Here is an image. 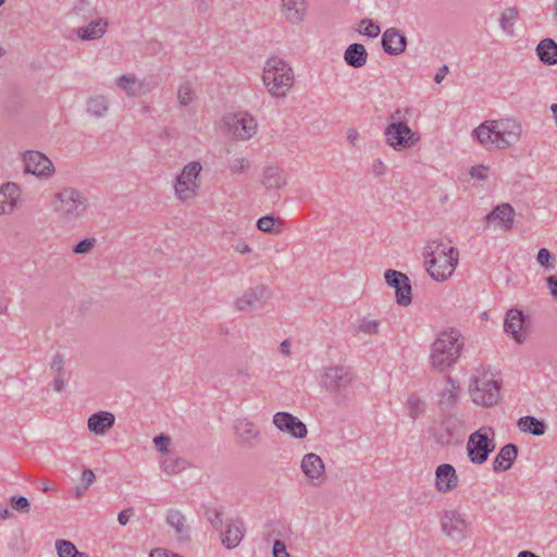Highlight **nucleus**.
<instances>
[{"label":"nucleus","mask_w":557,"mask_h":557,"mask_svg":"<svg viewBox=\"0 0 557 557\" xmlns=\"http://www.w3.org/2000/svg\"><path fill=\"white\" fill-rule=\"evenodd\" d=\"M109 23L106 18L99 17L88 25L77 29V36L82 40H95L101 38L108 30Z\"/></svg>","instance_id":"c756f323"},{"label":"nucleus","mask_w":557,"mask_h":557,"mask_svg":"<svg viewBox=\"0 0 557 557\" xmlns=\"http://www.w3.org/2000/svg\"><path fill=\"white\" fill-rule=\"evenodd\" d=\"M407 114H410V109L407 108L405 110L403 109H396L394 112H392L387 120H388V123H407L406 121V115Z\"/></svg>","instance_id":"5fc2aeb1"},{"label":"nucleus","mask_w":557,"mask_h":557,"mask_svg":"<svg viewBox=\"0 0 557 557\" xmlns=\"http://www.w3.org/2000/svg\"><path fill=\"white\" fill-rule=\"evenodd\" d=\"M90 3L87 0H78L73 8L76 15L85 16L84 13L88 11Z\"/></svg>","instance_id":"680f3d73"},{"label":"nucleus","mask_w":557,"mask_h":557,"mask_svg":"<svg viewBox=\"0 0 557 557\" xmlns=\"http://www.w3.org/2000/svg\"><path fill=\"white\" fill-rule=\"evenodd\" d=\"M539 59L547 65L557 64V42L552 38L541 40L536 47Z\"/></svg>","instance_id":"473e14b6"},{"label":"nucleus","mask_w":557,"mask_h":557,"mask_svg":"<svg viewBox=\"0 0 557 557\" xmlns=\"http://www.w3.org/2000/svg\"><path fill=\"white\" fill-rule=\"evenodd\" d=\"M459 485L456 469L450 463H441L435 469V488L438 493L447 494Z\"/></svg>","instance_id":"4be33fe9"},{"label":"nucleus","mask_w":557,"mask_h":557,"mask_svg":"<svg viewBox=\"0 0 557 557\" xmlns=\"http://www.w3.org/2000/svg\"><path fill=\"white\" fill-rule=\"evenodd\" d=\"M166 522L175 530L180 540L188 539V527L185 516L177 509H170L166 513Z\"/></svg>","instance_id":"c9c22d12"},{"label":"nucleus","mask_w":557,"mask_h":557,"mask_svg":"<svg viewBox=\"0 0 557 557\" xmlns=\"http://www.w3.org/2000/svg\"><path fill=\"white\" fill-rule=\"evenodd\" d=\"M359 139V132L356 128L347 129V140L351 146H357Z\"/></svg>","instance_id":"338daca9"},{"label":"nucleus","mask_w":557,"mask_h":557,"mask_svg":"<svg viewBox=\"0 0 557 557\" xmlns=\"http://www.w3.org/2000/svg\"><path fill=\"white\" fill-rule=\"evenodd\" d=\"M134 515V508L129 507L124 510H122L117 515V521L121 525H126L131 519V517Z\"/></svg>","instance_id":"052dcab7"},{"label":"nucleus","mask_w":557,"mask_h":557,"mask_svg":"<svg viewBox=\"0 0 557 557\" xmlns=\"http://www.w3.org/2000/svg\"><path fill=\"white\" fill-rule=\"evenodd\" d=\"M221 532V543L226 549L236 548L244 539L246 528L240 518H231L225 522V531Z\"/></svg>","instance_id":"412c9836"},{"label":"nucleus","mask_w":557,"mask_h":557,"mask_svg":"<svg viewBox=\"0 0 557 557\" xmlns=\"http://www.w3.org/2000/svg\"><path fill=\"white\" fill-rule=\"evenodd\" d=\"M518 428L521 432L530 433L535 436H541L546 432V424L544 421L539 420L532 416H525L518 420Z\"/></svg>","instance_id":"e433bc0d"},{"label":"nucleus","mask_w":557,"mask_h":557,"mask_svg":"<svg viewBox=\"0 0 557 557\" xmlns=\"http://www.w3.org/2000/svg\"><path fill=\"white\" fill-rule=\"evenodd\" d=\"M87 112L97 117H103L109 111V99L104 95L90 96L86 101Z\"/></svg>","instance_id":"f704fd0d"},{"label":"nucleus","mask_w":557,"mask_h":557,"mask_svg":"<svg viewBox=\"0 0 557 557\" xmlns=\"http://www.w3.org/2000/svg\"><path fill=\"white\" fill-rule=\"evenodd\" d=\"M463 337L457 330L443 331L432 344L430 361L433 369L443 372L453 367L463 348Z\"/></svg>","instance_id":"20e7f679"},{"label":"nucleus","mask_w":557,"mask_h":557,"mask_svg":"<svg viewBox=\"0 0 557 557\" xmlns=\"http://www.w3.org/2000/svg\"><path fill=\"white\" fill-rule=\"evenodd\" d=\"M153 443L158 451L162 454L169 453V447L172 443V438L169 435L160 434L153 438Z\"/></svg>","instance_id":"864d4df0"},{"label":"nucleus","mask_w":557,"mask_h":557,"mask_svg":"<svg viewBox=\"0 0 557 557\" xmlns=\"http://www.w3.org/2000/svg\"><path fill=\"white\" fill-rule=\"evenodd\" d=\"M360 25H366L364 29L360 30V33L370 38H376L381 33L380 26L371 20H362Z\"/></svg>","instance_id":"3c124183"},{"label":"nucleus","mask_w":557,"mask_h":557,"mask_svg":"<svg viewBox=\"0 0 557 557\" xmlns=\"http://www.w3.org/2000/svg\"><path fill=\"white\" fill-rule=\"evenodd\" d=\"M382 47L389 55L401 54L407 47L406 36L397 28H387L382 35Z\"/></svg>","instance_id":"b1692460"},{"label":"nucleus","mask_w":557,"mask_h":557,"mask_svg":"<svg viewBox=\"0 0 557 557\" xmlns=\"http://www.w3.org/2000/svg\"><path fill=\"white\" fill-rule=\"evenodd\" d=\"M20 198V188L15 183H7L0 187V214L13 212Z\"/></svg>","instance_id":"a878e982"},{"label":"nucleus","mask_w":557,"mask_h":557,"mask_svg":"<svg viewBox=\"0 0 557 557\" xmlns=\"http://www.w3.org/2000/svg\"><path fill=\"white\" fill-rule=\"evenodd\" d=\"M271 297L270 289L263 285H256L246 289L234 302L240 312H250L265 306Z\"/></svg>","instance_id":"4468645a"},{"label":"nucleus","mask_w":557,"mask_h":557,"mask_svg":"<svg viewBox=\"0 0 557 557\" xmlns=\"http://www.w3.org/2000/svg\"><path fill=\"white\" fill-rule=\"evenodd\" d=\"M55 549L59 557H89L86 553L79 552L76 546L67 540H57Z\"/></svg>","instance_id":"a19ab883"},{"label":"nucleus","mask_w":557,"mask_h":557,"mask_svg":"<svg viewBox=\"0 0 557 557\" xmlns=\"http://www.w3.org/2000/svg\"><path fill=\"white\" fill-rule=\"evenodd\" d=\"M488 168L485 165L472 166L470 170V176L475 180L484 181L487 177Z\"/></svg>","instance_id":"13d9d810"},{"label":"nucleus","mask_w":557,"mask_h":557,"mask_svg":"<svg viewBox=\"0 0 557 557\" xmlns=\"http://www.w3.org/2000/svg\"><path fill=\"white\" fill-rule=\"evenodd\" d=\"M495 432L491 426H483L473 432L467 443V454L472 463L481 465L495 449Z\"/></svg>","instance_id":"6e6552de"},{"label":"nucleus","mask_w":557,"mask_h":557,"mask_svg":"<svg viewBox=\"0 0 557 557\" xmlns=\"http://www.w3.org/2000/svg\"><path fill=\"white\" fill-rule=\"evenodd\" d=\"M386 172V165L381 159H375L371 164V173L375 177L384 175Z\"/></svg>","instance_id":"bf43d9fd"},{"label":"nucleus","mask_w":557,"mask_h":557,"mask_svg":"<svg viewBox=\"0 0 557 557\" xmlns=\"http://www.w3.org/2000/svg\"><path fill=\"white\" fill-rule=\"evenodd\" d=\"M160 467L166 474H178L188 469L190 463L185 458L177 457L162 460Z\"/></svg>","instance_id":"ea45409f"},{"label":"nucleus","mask_w":557,"mask_h":557,"mask_svg":"<svg viewBox=\"0 0 557 557\" xmlns=\"http://www.w3.org/2000/svg\"><path fill=\"white\" fill-rule=\"evenodd\" d=\"M424 259V267L430 276L436 282H445L458 265L459 251L443 242H433L425 246Z\"/></svg>","instance_id":"7ed1b4c3"},{"label":"nucleus","mask_w":557,"mask_h":557,"mask_svg":"<svg viewBox=\"0 0 557 557\" xmlns=\"http://www.w3.org/2000/svg\"><path fill=\"white\" fill-rule=\"evenodd\" d=\"M97 239L95 237H88L77 243L73 248L72 252L75 255H87L92 251L96 247Z\"/></svg>","instance_id":"a18cd8bd"},{"label":"nucleus","mask_w":557,"mask_h":557,"mask_svg":"<svg viewBox=\"0 0 557 557\" xmlns=\"http://www.w3.org/2000/svg\"><path fill=\"white\" fill-rule=\"evenodd\" d=\"M282 9L289 23L299 24L305 20L308 7L306 0H282Z\"/></svg>","instance_id":"c85d7f7f"},{"label":"nucleus","mask_w":557,"mask_h":557,"mask_svg":"<svg viewBox=\"0 0 557 557\" xmlns=\"http://www.w3.org/2000/svg\"><path fill=\"white\" fill-rule=\"evenodd\" d=\"M236 442L245 448H253L260 444L261 431L250 419L244 417L234 421Z\"/></svg>","instance_id":"dca6fc26"},{"label":"nucleus","mask_w":557,"mask_h":557,"mask_svg":"<svg viewBox=\"0 0 557 557\" xmlns=\"http://www.w3.org/2000/svg\"><path fill=\"white\" fill-rule=\"evenodd\" d=\"M440 521L442 532L456 543L462 542L467 536V531L471 528V522L457 509L445 510Z\"/></svg>","instance_id":"f8f14e48"},{"label":"nucleus","mask_w":557,"mask_h":557,"mask_svg":"<svg viewBox=\"0 0 557 557\" xmlns=\"http://www.w3.org/2000/svg\"><path fill=\"white\" fill-rule=\"evenodd\" d=\"M233 248L236 252L240 253V255H248L251 252V248L249 247V245L244 242V240H238L237 243H235L233 245Z\"/></svg>","instance_id":"0e129e2a"},{"label":"nucleus","mask_w":557,"mask_h":557,"mask_svg":"<svg viewBox=\"0 0 557 557\" xmlns=\"http://www.w3.org/2000/svg\"><path fill=\"white\" fill-rule=\"evenodd\" d=\"M344 60L347 65L354 69H360L367 63L368 52L363 45L355 42L346 48Z\"/></svg>","instance_id":"2f4dec72"},{"label":"nucleus","mask_w":557,"mask_h":557,"mask_svg":"<svg viewBox=\"0 0 557 557\" xmlns=\"http://www.w3.org/2000/svg\"><path fill=\"white\" fill-rule=\"evenodd\" d=\"M519 18V11L515 7L506 8L499 17V26L508 36H513V25Z\"/></svg>","instance_id":"4c0bfd02"},{"label":"nucleus","mask_w":557,"mask_h":557,"mask_svg":"<svg viewBox=\"0 0 557 557\" xmlns=\"http://www.w3.org/2000/svg\"><path fill=\"white\" fill-rule=\"evenodd\" d=\"M536 261L546 270L554 269L556 264V258L546 248H541L537 251Z\"/></svg>","instance_id":"c03bdc74"},{"label":"nucleus","mask_w":557,"mask_h":557,"mask_svg":"<svg viewBox=\"0 0 557 557\" xmlns=\"http://www.w3.org/2000/svg\"><path fill=\"white\" fill-rule=\"evenodd\" d=\"M442 426L447 432L448 438L443 440L440 438L438 442L441 444H447L450 441V437L458 434L459 431L463 428V421L455 413V411L450 412H442Z\"/></svg>","instance_id":"72a5a7b5"},{"label":"nucleus","mask_w":557,"mask_h":557,"mask_svg":"<svg viewBox=\"0 0 557 557\" xmlns=\"http://www.w3.org/2000/svg\"><path fill=\"white\" fill-rule=\"evenodd\" d=\"M522 134V124L513 117L487 120L472 131V136L480 145L499 150L517 145Z\"/></svg>","instance_id":"f257e3e1"},{"label":"nucleus","mask_w":557,"mask_h":557,"mask_svg":"<svg viewBox=\"0 0 557 557\" xmlns=\"http://www.w3.org/2000/svg\"><path fill=\"white\" fill-rule=\"evenodd\" d=\"M25 163V173L33 174L38 177H49L54 171V166L50 159L39 151H26L23 154Z\"/></svg>","instance_id":"f3484780"},{"label":"nucleus","mask_w":557,"mask_h":557,"mask_svg":"<svg viewBox=\"0 0 557 557\" xmlns=\"http://www.w3.org/2000/svg\"><path fill=\"white\" fill-rule=\"evenodd\" d=\"M96 475L92 470L86 469L83 471L81 476V485L84 486V490H88L89 486L95 482Z\"/></svg>","instance_id":"4d7b16f0"},{"label":"nucleus","mask_w":557,"mask_h":557,"mask_svg":"<svg viewBox=\"0 0 557 557\" xmlns=\"http://www.w3.org/2000/svg\"><path fill=\"white\" fill-rule=\"evenodd\" d=\"M515 214V209L511 205H498L486 215V224H494L506 232L511 231L513 227Z\"/></svg>","instance_id":"5701e85b"},{"label":"nucleus","mask_w":557,"mask_h":557,"mask_svg":"<svg viewBox=\"0 0 557 557\" xmlns=\"http://www.w3.org/2000/svg\"><path fill=\"white\" fill-rule=\"evenodd\" d=\"M384 138L389 147L401 151L416 146L421 137L407 123H388L384 129Z\"/></svg>","instance_id":"9b49d317"},{"label":"nucleus","mask_w":557,"mask_h":557,"mask_svg":"<svg viewBox=\"0 0 557 557\" xmlns=\"http://www.w3.org/2000/svg\"><path fill=\"white\" fill-rule=\"evenodd\" d=\"M472 401L482 407H492L500 399V385L497 381L487 377H475L469 385Z\"/></svg>","instance_id":"1a4fd4ad"},{"label":"nucleus","mask_w":557,"mask_h":557,"mask_svg":"<svg viewBox=\"0 0 557 557\" xmlns=\"http://www.w3.org/2000/svg\"><path fill=\"white\" fill-rule=\"evenodd\" d=\"M65 357L63 354L57 352L50 362V369L55 375L65 374L64 371Z\"/></svg>","instance_id":"8fccbe9b"},{"label":"nucleus","mask_w":557,"mask_h":557,"mask_svg":"<svg viewBox=\"0 0 557 557\" xmlns=\"http://www.w3.org/2000/svg\"><path fill=\"white\" fill-rule=\"evenodd\" d=\"M272 555L273 557H292L287 552L285 543L281 540H276L273 543Z\"/></svg>","instance_id":"6e6d98bb"},{"label":"nucleus","mask_w":557,"mask_h":557,"mask_svg":"<svg viewBox=\"0 0 557 557\" xmlns=\"http://www.w3.org/2000/svg\"><path fill=\"white\" fill-rule=\"evenodd\" d=\"M10 505L12 509L17 512L28 513L30 510V503L25 496H12L10 498Z\"/></svg>","instance_id":"de8ad7c7"},{"label":"nucleus","mask_w":557,"mask_h":557,"mask_svg":"<svg viewBox=\"0 0 557 557\" xmlns=\"http://www.w3.org/2000/svg\"><path fill=\"white\" fill-rule=\"evenodd\" d=\"M195 89L190 82H184L178 86L177 100L182 107H187L195 99Z\"/></svg>","instance_id":"37998d69"},{"label":"nucleus","mask_w":557,"mask_h":557,"mask_svg":"<svg viewBox=\"0 0 557 557\" xmlns=\"http://www.w3.org/2000/svg\"><path fill=\"white\" fill-rule=\"evenodd\" d=\"M275 223L276 219L273 215H264L257 221V227L261 232L271 233L274 231Z\"/></svg>","instance_id":"603ef678"},{"label":"nucleus","mask_w":557,"mask_h":557,"mask_svg":"<svg viewBox=\"0 0 557 557\" xmlns=\"http://www.w3.org/2000/svg\"><path fill=\"white\" fill-rule=\"evenodd\" d=\"M202 165L198 161H191L183 166L173 183L175 198L183 202L194 201L201 188Z\"/></svg>","instance_id":"0eeeda50"},{"label":"nucleus","mask_w":557,"mask_h":557,"mask_svg":"<svg viewBox=\"0 0 557 557\" xmlns=\"http://www.w3.org/2000/svg\"><path fill=\"white\" fill-rule=\"evenodd\" d=\"M356 380L354 370L344 364H329L319 376V385L332 396L337 406L346 405L352 398V386Z\"/></svg>","instance_id":"f03ea898"},{"label":"nucleus","mask_w":557,"mask_h":557,"mask_svg":"<svg viewBox=\"0 0 557 557\" xmlns=\"http://www.w3.org/2000/svg\"><path fill=\"white\" fill-rule=\"evenodd\" d=\"M448 73V66L447 65H443L438 71L437 73L435 74L434 76V82L436 84H441L443 82V79L445 78L446 74Z\"/></svg>","instance_id":"774afa93"},{"label":"nucleus","mask_w":557,"mask_h":557,"mask_svg":"<svg viewBox=\"0 0 557 557\" xmlns=\"http://www.w3.org/2000/svg\"><path fill=\"white\" fill-rule=\"evenodd\" d=\"M524 320V314L519 309H510L506 313L504 323L505 332L510 334L517 343H523L525 339L522 333Z\"/></svg>","instance_id":"393cba45"},{"label":"nucleus","mask_w":557,"mask_h":557,"mask_svg":"<svg viewBox=\"0 0 557 557\" xmlns=\"http://www.w3.org/2000/svg\"><path fill=\"white\" fill-rule=\"evenodd\" d=\"M384 277L386 284L395 289L397 305L408 307L412 301L409 277L405 273L392 269L385 271Z\"/></svg>","instance_id":"2eb2a0df"},{"label":"nucleus","mask_w":557,"mask_h":557,"mask_svg":"<svg viewBox=\"0 0 557 557\" xmlns=\"http://www.w3.org/2000/svg\"><path fill=\"white\" fill-rule=\"evenodd\" d=\"M206 516L212 525V528L216 531H221L223 527V512L216 508L208 509Z\"/></svg>","instance_id":"09e8293b"},{"label":"nucleus","mask_w":557,"mask_h":557,"mask_svg":"<svg viewBox=\"0 0 557 557\" xmlns=\"http://www.w3.org/2000/svg\"><path fill=\"white\" fill-rule=\"evenodd\" d=\"M53 388L55 392L61 393L65 388V374L55 375L53 380Z\"/></svg>","instance_id":"69168bd1"},{"label":"nucleus","mask_w":557,"mask_h":557,"mask_svg":"<svg viewBox=\"0 0 557 557\" xmlns=\"http://www.w3.org/2000/svg\"><path fill=\"white\" fill-rule=\"evenodd\" d=\"M300 468L305 476L314 485H320L325 480V465L314 453H308L302 457Z\"/></svg>","instance_id":"aec40b11"},{"label":"nucleus","mask_w":557,"mask_h":557,"mask_svg":"<svg viewBox=\"0 0 557 557\" xmlns=\"http://www.w3.org/2000/svg\"><path fill=\"white\" fill-rule=\"evenodd\" d=\"M518 455V447L515 444L503 446L493 460V470L495 472H504L508 470Z\"/></svg>","instance_id":"7c9ffc66"},{"label":"nucleus","mask_w":557,"mask_h":557,"mask_svg":"<svg viewBox=\"0 0 557 557\" xmlns=\"http://www.w3.org/2000/svg\"><path fill=\"white\" fill-rule=\"evenodd\" d=\"M251 166V163L246 158H235L231 160L228 169L232 174H243L247 172Z\"/></svg>","instance_id":"49530a36"},{"label":"nucleus","mask_w":557,"mask_h":557,"mask_svg":"<svg viewBox=\"0 0 557 557\" xmlns=\"http://www.w3.org/2000/svg\"><path fill=\"white\" fill-rule=\"evenodd\" d=\"M273 424L282 432L288 433L294 438H305L308 434L306 424L294 414L280 411L273 416Z\"/></svg>","instance_id":"a211bd4d"},{"label":"nucleus","mask_w":557,"mask_h":557,"mask_svg":"<svg viewBox=\"0 0 557 557\" xmlns=\"http://www.w3.org/2000/svg\"><path fill=\"white\" fill-rule=\"evenodd\" d=\"M262 77L268 91L278 98L286 96L295 81L292 66L277 57L270 58L265 62Z\"/></svg>","instance_id":"423d86ee"},{"label":"nucleus","mask_w":557,"mask_h":557,"mask_svg":"<svg viewBox=\"0 0 557 557\" xmlns=\"http://www.w3.org/2000/svg\"><path fill=\"white\" fill-rule=\"evenodd\" d=\"M381 321L376 319L363 318L355 326V335L364 334L368 336H376L380 334Z\"/></svg>","instance_id":"58836bf2"},{"label":"nucleus","mask_w":557,"mask_h":557,"mask_svg":"<svg viewBox=\"0 0 557 557\" xmlns=\"http://www.w3.org/2000/svg\"><path fill=\"white\" fill-rule=\"evenodd\" d=\"M408 416L412 420H417L425 412L426 403L417 395H410L407 399Z\"/></svg>","instance_id":"79ce46f5"},{"label":"nucleus","mask_w":557,"mask_h":557,"mask_svg":"<svg viewBox=\"0 0 557 557\" xmlns=\"http://www.w3.org/2000/svg\"><path fill=\"white\" fill-rule=\"evenodd\" d=\"M459 382L451 376H446L444 388L437 394V407L441 412L455 411L456 405L460 398Z\"/></svg>","instance_id":"6ab92c4d"},{"label":"nucleus","mask_w":557,"mask_h":557,"mask_svg":"<svg viewBox=\"0 0 557 557\" xmlns=\"http://www.w3.org/2000/svg\"><path fill=\"white\" fill-rule=\"evenodd\" d=\"M546 284L552 297L557 300V276L550 275L546 278Z\"/></svg>","instance_id":"e2e57ef3"},{"label":"nucleus","mask_w":557,"mask_h":557,"mask_svg":"<svg viewBox=\"0 0 557 557\" xmlns=\"http://www.w3.org/2000/svg\"><path fill=\"white\" fill-rule=\"evenodd\" d=\"M261 184L267 189H281L287 184V181L278 165L268 164L262 170Z\"/></svg>","instance_id":"bb28decb"},{"label":"nucleus","mask_w":557,"mask_h":557,"mask_svg":"<svg viewBox=\"0 0 557 557\" xmlns=\"http://www.w3.org/2000/svg\"><path fill=\"white\" fill-rule=\"evenodd\" d=\"M88 207L89 200L85 193L74 187H65L54 196V212L65 223L84 218Z\"/></svg>","instance_id":"39448f33"},{"label":"nucleus","mask_w":557,"mask_h":557,"mask_svg":"<svg viewBox=\"0 0 557 557\" xmlns=\"http://www.w3.org/2000/svg\"><path fill=\"white\" fill-rule=\"evenodd\" d=\"M222 121L227 132L236 140H249L258 132V122L249 112L227 113Z\"/></svg>","instance_id":"9d476101"},{"label":"nucleus","mask_w":557,"mask_h":557,"mask_svg":"<svg viewBox=\"0 0 557 557\" xmlns=\"http://www.w3.org/2000/svg\"><path fill=\"white\" fill-rule=\"evenodd\" d=\"M115 86L128 98H139L150 94L157 86L153 77L139 78L133 73L123 74L115 78Z\"/></svg>","instance_id":"ddd939ff"},{"label":"nucleus","mask_w":557,"mask_h":557,"mask_svg":"<svg viewBox=\"0 0 557 557\" xmlns=\"http://www.w3.org/2000/svg\"><path fill=\"white\" fill-rule=\"evenodd\" d=\"M115 422L114 414L108 411L92 413L87 421L88 430L97 435H104Z\"/></svg>","instance_id":"cd10ccee"}]
</instances>
